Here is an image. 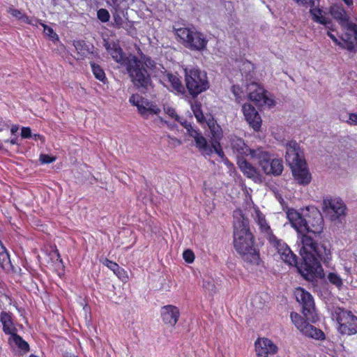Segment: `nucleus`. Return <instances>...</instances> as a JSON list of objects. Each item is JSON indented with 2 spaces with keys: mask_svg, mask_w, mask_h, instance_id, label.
<instances>
[{
  "mask_svg": "<svg viewBox=\"0 0 357 357\" xmlns=\"http://www.w3.org/2000/svg\"><path fill=\"white\" fill-rule=\"evenodd\" d=\"M304 232L298 236L297 246L303 262L298 267L299 273L307 280L323 276V269L319 261L328 264L331 258L329 245H318L310 235L320 234L324 228V220L317 208H312L308 220H305Z\"/></svg>",
  "mask_w": 357,
  "mask_h": 357,
  "instance_id": "f257e3e1",
  "label": "nucleus"
},
{
  "mask_svg": "<svg viewBox=\"0 0 357 357\" xmlns=\"http://www.w3.org/2000/svg\"><path fill=\"white\" fill-rule=\"evenodd\" d=\"M234 244L242 259L250 264H258L259 255L254 246L253 236L250 231L249 221L240 210L234 212Z\"/></svg>",
  "mask_w": 357,
  "mask_h": 357,
  "instance_id": "f03ea898",
  "label": "nucleus"
},
{
  "mask_svg": "<svg viewBox=\"0 0 357 357\" xmlns=\"http://www.w3.org/2000/svg\"><path fill=\"white\" fill-rule=\"evenodd\" d=\"M252 159L257 161L261 170L267 175L279 176L283 171L282 160L279 158L271 159L270 153L261 147L252 152Z\"/></svg>",
  "mask_w": 357,
  "mask_h": 357,
  "instance_id": "7ed1b4c3",
  "label": "nucleus"
},
{
  "mask_svg": "<svg viewBox=\"0 0 357 357\" xmlns=\"http://www.w3.org/2000/svg\"><path fill=\"white\" fill-rule=\"evenodd\" d=\"M331 13L342 26L344 33L342 34V40L347 43V45L357 43V24L349 22L344 8L336 5L333 6L331 7Z\"/></svg>",
  "mask_w": 357,
  "mask_h": 357,
  "instance_id": "20e7f679",
  "label": "nucleus"
},
{
  "mask_svg": "<svg viewBox=\"0 0 357 357\" xmlns=\"http://www.w3.org/2000/svg\"><path fill=\"white\" fill-rule=\"evenodd\" d=\"M185 81L186 88L193 97H196L209 87L206 73L198 68H185Z\"/></svg>",
  "mask_w": 357,
  "mask_h": 357,
  "instance_id": "39448f33",
  "label": "nucleus"
},
{
  "mask_svg": "<svg viewBox=\"0 0 357 357\" xmlns=\"http://www.w3.org/2000/svg\"><path fill=\"white\" fill-rule=\"evenodd\" d=\"M127 70L132 82L140 91L149 89L151 80L142 62L137 57H131L127 63Z\"/></svg>",
  "mask_w": 357,
  "mask_h": 357,
  "instance_id": "423d86ee",
  "label": "nucleus"
},
{
  "mask_svg": "<svg viewBox=\"0 0 357 357\" xmlns=\"http://www.w3.org/2000/svg\"><path fill=\"white\" fill-rule=\"evenodd\" d=\"M333 316L339 325L338 331L340 333L348 335L357 333V317L351 312L337 308Z\"/></svg>",
  "mask_w": 357,
  "mask_h": 357,
  "instance_id": "0eeeda50",
  "label": "nucleus"
},
{
  "mask_svg": "<svg viewBox=\"0 0 357 357\" xmlns=\"http://www.w3.org/2000/svg\"><path fill=\"white\" fill-rule=\"evenodd\" d=\"M246 93L249 100L258 106L271 107L274 105L275 102L271 94L255 82L247 83Z\"/></svg>",
  "mask_w": 357,
  "mask_h": 357,
  "instance_id": "6e6552de",
  "label": "nucleus"
},
{
  "mask_svg": "<svg viewBox=\"0 0 357 357\" xmlns=\"http://www.w3.org/2000/svg\"><path fill=\"white\" fill-rule=\"evenodd\" d=\"M174 31L180 42L188 45H206L208 42L207 37L194 27H177V25H175Z\"/></svg>",
  "mask_w": 357,
  "mask_h": 357,
  "instance_id": "1a4fd4ad",
  "label": "nucleus"
},
{
  "mask_svg": "<svg viewBox=\"0 0 357 357\" xmlns=\"http://www.w3.org/2000/svg\"><path fill=\"white\" fill-rule=\"evenodd\" d=\"M129 102L137 107L139 113L145 119L158 115L161 112L160 108L155 103L149 101L138 94L132 95Z\"/></svg>",
  "mask_w": 357,
  "mask_h": 357,
  "instance_id": "9d476101",
  "label": "nucleus"
},
{
  "mask_svg": "<svg viewBox=\"0 0 357 357\" xmlns=\"http://www.w3.org/2000/svg\"><path fill=\"white\" fill-rule=\"evenodd\" d=\"M226 144L225 148L231 151L233 154L236 155L237 160L238 158H244V156L250 155L252 158V152L255 149H250L244 142L243 139L235 135H229L226 138Z\"/></svg>",
  "mask_w": 357,
  "mask_h": 357,
  "instance_id": "9b49d317",
  "label": "nucleus"
},
{
  "mask_svg": "<svg viewBox=\"0 0 357 357\" xmlns=\"http://www.w3.org/2000/svg\"><path fill=\"white\" fill-rule=\"evenodd\" d=\"M296 301L302 305L303 313L310 321H314V303L312 295L301 287L296 288L294 291Z\"/></svg>",
  "mask_w": 357,
  "mask_h": 357,
  "instance_id": "f8f14e48",
  "label": "nucleus"
},
{
  "mask_svg": "<svg viewBox=\"0 0 357 357\" xmlns=\"http://www.w3.org/2000/svg\"><path fill=\"white\" fill-rule=\"evenodd\" d=\"M290 317L296 327L305 335L317 340L324 338V334L321 330L310 325L298 313L291 312Z\"/></svg>",
  "mask_w": 357,
  "mask_h": 357,
  "instance_id": "ddd939ff",
  "label": "nucleus"
},
{
  "mask_svg": "<svg viewBox=\"0 0 357 357\" xmlns=\"http://www.w3.org/2000/svg\"><path fill=\"white\" fill-rule=\"evenodd\" d=\"M346 206L340 198L326 197L323 200V211L336 220L345 214Z\"/></svg>",
  "mask_w": 357,
  "mask_h": 357,
  "instance_id": "4468645a",
  "label": "nucleus"
},
{
  "mask_svg": "<svg viewBox=\"0 0 357 357\" xmlns=\"http://www.w3.org/2000/svg\"><path fill=\"white\" fill-rule=\"evenodd\" d=\"M268 241L277 250L282 261L291 266L296 264V255L284 241L278 239L275 236H271Z\"/></svg>",
  "mask_w": 357,
  "mask_h": 357,
  "instance_id": "2eb2a0df",
  "label": "nucleus"
},
{
  "mask_svg": "<svg viewBox=\"0 0 357 357\" xmlns=\"http://www.w3.org/2000/svg\"><path fill=\"white\" fill-rule=\"evenodd\" d=\"M285 159L290 167L305 162L303 152L296 141H290L286 144Z\"/></svg>",
  "mask_w": 357,
  "mask_h": 357,
  "instance_id": "dca6fc26",
  "label": "nucleus"
},
{
  "mask_svg": "<svg viewBox=\"0 0 357 357\" xmlns=\"http://www.w3.org/2000/svg\"><path fill=\"white\" fill-rule=\"evenodd\" d=\"M183 123L185 124V128L188 135L194 139L197 148H198L203 154L211 155L214 151L213 146L208 144L206 138L198 130L195 129L190 123Z\"/></svg>",
  "mask_w": 357,
  "mask_h": 357,
  "instance_id": "f3484780",
  "label": "nucleus"
},
{
  "mask_svg": "<svg viewBox=\"0 0 357 357\" xmlns=\"http://www.w3.org/2000/svg\"><path fill=\"white\" fill-rule=\"evenodd\" d=\"M255 346L257 357H270L275 354L278 349L272 340L266 337L258 338Z\"/></svg>",
  "mask_w": 357,
  "mask_h": 357,
  "instance_id": "a211bd4d",
  "label": "nucleus"
},
{
  "mask_svg": "<svg viewBox=\"0 0 357 357\" xmlns=\"http://www.w3.org/2000/svg\"><path fill=\"white\" fill-rule=\"evenodd\" d=\"M208 127L212 135L211 144L214 149V152L223 160H225V162H228L227 159L225 157L224 152L220 143V140L222 137V128L215 122L209 123Z\"/></svg>",
  "mask_w": 357,
  "mask_h": 357,
  "instance_id": "6ab92c4d",
  "label": "nucleus"
},
{
  "mask_svg": "<svg viewBox=\"0 0 357 357\" xmlns=\"http://www.w3.org/2000/svg\"><path fill=\"white\" fill-rule=\"evenodd\" d=\"M242 112L248 124L255 130H258L261 127V119L257 109L251 104L245 103L242 106Z\"/></svg>",
  "mask_w": 357,
  "mask_h": 357,
  "instance_id": "aec40b11",
  "label": "nucleus"
},
{
  "mask_svg": "<svg viewBox=\"0 0 357 357\" xmlns=\"http://www.w3.org/2000/svg\"><path fill=\"white\" fill-rule=\"evenodd\" d=\"M237 164L244 176L252 179L255 183L262 181V178L259 172L245 158H238Z\"/></svg>",
  "mask_w": 357,
  "mask_h": 357,
  "instance_id": "412c9836",
  "label": "nucleus"
},
{
  "mask_svg": "<svg viewBox=\"0 0 357 357\" xmlns=\"http://www.w3.org/2000/svg\"><path fill=\"white\" fill-rule=\"evenodd\" d=\"M293 176L296 181L301 185H306L311 181V174H310L305 162L290 167Z\"/></svg>",
  "mask_w": 357,
  "mask_h": 357,
  "instance_id": "4be33fe9",
  "label": "nucleus"
},
{
  "mask_svg": "<svg viewBox=\"0 0 357 357\" xmlns=\"http://www.w3.org/2000/svg\"><path fill=\"white\" fill-rule=\"evenodd\" d=\"M287 217L292 227L297 231L298 236L303 234L304 230L306 229V226H305L306 220L303 215L297 211L291 208L287 211Z\"/></svg>",
  "mask_w": 357,
  "mask_h": 357,
  "instance_id": "5701e85b",
  "label": "nucleus"
},
{
  "mask_svg": "<svg viewBox=\"0 0 357 357\" xmlns=\"http://www.w3.org/2000/svg\"><path fill=\"white\" fill-rule=\"evenodd\" d=\"M252 216L255 220V222L259 227L261 232L269 239L271 236H274L272 234L271 227L266 221L265 215L263 214L258 208H254Z\"/></svg>",
  "mask_w": 357,
  "mask_h": 357,
  "instance_id": "b1692460",
  "label": "nucleus"
},
{
  "mask_svg": "<svg viewBox=\"0 0 357 357\" xmlns=\"http://www.w3.org/2000/svg\"><path fill=\"white\" fill-rule=\"evenodd\" d=\"M178 309L173 305H166L162 308L161 317L162 321L171 326H174L176 324L179 317Z\"/></svg>",
  "mask_w": 357,
  "mask_h": 357,
  "instance_id": "393cba45",
  "label": "nucleus"
},
{
  "mask_svg": "<svg viewBox=\"0 0 357 357\" xmlns=\"http://www.w3.org/2000/svg\"><path fill=\"white\" fill-rule=\"evenodd\" d=\"M106 50L108 54L112 56V59L121 64L127 66L130 58L136 57L132 54L126 56V54L123 52L120 46H106Z\"/></svg>",
  "mask_w": 357,
  "mask_h": 357,
  "instance_id": "a878e982",
  "label": "nucleus"
},
{
  "mask_svg": "<svg viewBox=\"0 0 357 357\" xmlns=\"http://www.w3.org/2000/svg\"><path fill=\"white\" fill-rule=\"evenodd\" d=\"M0 321L3 326V331L6 334L11 335L17 333V328L13 324L10 313L3 311L0 314Z\"/></svg>",
  "mask_w": 357,
  "mask_h": 357,
  "instance_id": "bb28decb",
  "label": "nucleus"
},
{
  "mask_svg": "<svg viewBox=\"0 0 357 357\" xmlns=\"http://www.w3.org/2000/svg\"><path fill=\"white\" fill-rule=\"evenodd\" d=\"M163 82H167L172 86V90L177 93L183 94L185 93V88L182 84L181 80L175 75L171 73H167L163 76Z\"/></svg>",
  "mask_w": 357,
  "mask_h": 357,
  "instance_id": "cd10ccee",
  "label": "nucleus"
},
{
  "mask_svg": "<svg viewBox=\"0 0 357 357\" xmlns=\"http://www.w3.org/2000/svg\"><path fill=\"white\" fill-rule=\"evenodd\" d=\"M77 54L74 55L76 59H83L84 58L93 59L97 55L94 50V46H74Z\"/></svg>",
  "mask_w": 357,
  "mask_h": 357,
  "instance_id": "c85d7f7f",
  "label": "nucleus"
},
{
  "mask_svg": "<svg viewBox=\"0 0 357 357\" xmlns=\"http://www.w3.org/2000/svg\"><path fill=\"white\" fill-rule=\"evenodd\" d=\"M0 266L6 271H10L13 268L9 255L6 248L3 245L0 240Z\"/></svg>",
  "mask_w": 357,
  "mask_h": 357,
  "instance_id": "c756f323",
  "label": "nucleus"
},
{
  "mask_svg": "<svg viewBox=\"0 0 357 357\" xmlns=\"http://www.w3.org/2000/svg\"><path fill=\"white\" fill-rule=\"evenodd\" d=\"M7 11L15 19L20 20L24 23L33 24V21H35L34 20L30 19L26 14L22 13L21 10L15 8L13 6H10Z\"/></svg>",
  "mask_w": 357,
  "mask_h": 357,
  "instance_id": "7c9ffc66",
  "label": "nucleus"
},
{
  "mask_svg": "<svg viewBox=\"0 0 357 357\" xmlns=\"http://www.w3.org/2000/svg\"><path fill=\"white\" fill-rule=\"evenodd\" d=\"M139 61L142 62L143 66L144 64L146 68L150 70H153L154 73H156L155 75H158V71L162 73V70L164 69V68L161 65L155 63V61L151 60L149 56L142 54L141 60Z\"/></svg>",
  "mask_w": 357,
  "mask_h": 357,
  "instance_id": "2f4dec72",
  "label": "nucleus"
},
{
  "mask_svg": "<svg viewBox=\"0 0 357 357\" xmlns=\"http://www.w3.org/2000/svg\"><path fill=\"white\" fill-rule=\"evenodd\" d=\"M310 13L312 15L313 20L317 22L325 25L330 24L329 19L323 15V11L321 9L312 8L310 9Z\"/></svg>",
  "mask_w": 357,
  "mask_h": 357,
  "instance_id": "473e14b6",
  "label": "nucleus"
},
{
  "mask_svg": "<svg viewBox=\"0 0 357 357\" xmlns=\"http://www.w3.org/2000/svg\"><path fill=\"white\" fill-rule=\"evenodd\" d=\"M239 68L242 75L245 76L248 81H250L254 71V65L248 61H245L242 62Z\"/></svg>",
  "mask_w": 357,
  "mask_h": 357,
  "instance_id": "72a5a7b5",
  "label": "nucleus"
},
{
  "mask_svg": "<svg viewBox=\"0 0 357 357\" xmlns=\"http://www.w3.org/2000/svg\"><path fill=\"white\" fill-rule=\"evenodd\" d=\"M163 110H164V112L166 115H167L169 118L175 120L176 121L178 122L179 123H181L184 128H185V124L183 123H188L187 121L183 119L181 117H180L174 108H173L172 107L168 105H165L163 106Z\"/></svg>",
  "mask_w": 357,
  "mask_h": 357,
  "instance_id": "f704fd0d",
  "label": "nucleus"
},
{
  "mask_svg": "<svg viewBox=\"0 0 357 357\" xmlns=\"http://www.w3.org/2000/svg\"><path fill=\"white\" fill-rule=\"evenodd\" d=\"M327 279L332 284L340 289L343 286V281L341 277L335 272H330L327 275Z\"/></svg>",
  "mask_w": 357,
  "mask_h": 357,
  "instance_id": "c9c22d12",
  "label": "nucleus"
},
{
  "mask_svg": "<svg viewBox=\"0 0 357 357\" xmlns=\"http://www.w3.org/2000/svg\"><path fill=\"white\" fill-rule=\"evenodd\" d=\"M91 66L92 68V72L96 78L102 82H105L106 77L103 70L99 66L96 65L94 63H91Z\"/></svg>",
  "mask_w": 357,
  "mask_h": 357,
  "instance_id": "e433bc0d",
  "label": "nucleus"
},
{
  "mask_svg": "<svg viewBox=\"0 0 357 357\" xmlns=\"http://www.w3.org/2000/svg\"><path fill=\"white\" fill-rule=\"evenodd\" d=\"M191 109L197 121L202 122L204 120V116L201 109V105L195 102L191 105Z\"/></svg>",
  "mask_w": 357,
  "mask_h": 357,
  "instance_id": "4c0bfd02",
  "label": "nucleus"
},
{
  "mask_svg": "<svg viewBox=\"0 0 357 357\" xmlns=\"http://www.w3.org/2000/svg\"><path fill=\"white\" fill-rule=\"evenodd\" d=\"M231 91L235 96L236 101L240 102L245 97L246 90L245 91L243 88L238 85H234L231 88Z\"/></svg>",
  "mask_w": 357,
  "mask_h": 357,
  "instance_id": "58836bf2",
  "label": "nucleus"
},
{
  "mask_svg": "<svg viewBox=\"0 0 357 357\" xmlns=\"http://www.w3.org/2000/svg\"><path fill=\"white\" fill-rule=\"evenodd\" d=\"M41 24L43 26V31L45 34L49 36L52 40V41L55 43L58 40L57 34L54 31V30L51 27L44 24Z\"/></svg>",
  "mask_w": 357,
  "mask_h": 357,
  "instance_id": "ea45409f",
  "label": "nucleus"
},
{
  "mask_svg": "<svg viewBox=\"0 0 357 357\" xmlns=\"http://www.w3.org/2000/svg\"><path fill=\"white\" fill-rule=\"evenodd\" d=\"M24 340H22V338L17 335V333H14V334H11L9 339H8V342L10 343V344L12 346V347H18V346Z\"/></svg>",
  "mask_w": 357,
  "mask_h": 357,
  "instance_id": "a19ab883",
  "label": "nucleus"
},
{
  "mask_svg": "<svg viewBox=\"0 0 357 357\" xmlns=\"http://www.w3.org/2000/svg\"><path fill=\"white\" fill-rule=\"evenodd\" d=\"M98 18L102 22H108L109 20V12L106 9H100L97 13Z\"/></svg>",
  "mask_w": 357,
  "mask_h": 357,
  "instance_id": "79ce46f5",
  "label": "nucleus"
},
{
  "mask_svg": "<svg viewBox=\"0 0 357 357\" xmlns=\"http://www.w3.org/2000/svg\"><path fill=\"white\" fill-rule=\"evenodd\" d=\"M103 264L110 270H112L116 275H119L117 271L120 270V267L116 263L109 261L108 259H105Z\"/></svg>",
  "mask_w": 357,
  "mask_h": 357,
  "instance_id": "37998d69",
  "label": "nucleus"
},
{
  "mask_svg": "<svg viewBox=\"0 0 357 357\" xmlns=\"http://www.w3.org/2000/svg\"><path fill=\"white\" fill-rule=\"evenodd\" d=\"M183 259H185V261L188 263L192 262L195 259L194 253L190 250H187L184 251L183 254Z\"/></svg>",
  "mask_w": 357,
  "mask_h": 357,
  "instance_id": "c03bdc74",
  "label": "nucleus"
},
{
  "mask_svg": "<svg viewBox=\"0 0 357 357\" xmlns=\"http://www.w3.org/2000/svg\"><path fill=\"white\" fill-rule=\"evenodd\" d=\"M55 158L48 155L42 154L40 156V160L43 164L52 163L55 160Z\"/></svg>",
  "mask_w": 357,
  "mask_h": 357,
  "instance_id": "a18cd8bd",
  "label": "nucleus"
},
{
  "mask_svg": "<svg viewBox=\"0 0 357 357\" xmlns=\"http://www.w3.org/2000/svg\"><path fill=\"white\" fill-rule=\"evenodd\" d=\"M347 123L350 125L357 126V113L349 114Z\"/></svg>",
  "mask_w": 357,
  "mask_h": 357,
  "instance_id": "49530a36",
  "label": "nucleus"
},
{
  "mask_svg": "<svg viewBox=\"0 0 357 357\" xmlns=\"http://www.w3.org/2000/svg\"><path fill=\"white\" fill-rule=\"evenodd\" d=\"M21 136L23 138H29L31 137V131L29 128L23 127L22 128Z\"/></svg>",
  "mask_w": 357,
  "mask_h": 357,
  "instance_id": "de8ad7c7",
  "label": "nucleus"
},
{
  "mask_svg": "<svg viewBox=\"0 0 357 357\" xmlns=\"http://www.w3.org/2000/svg\"><path fill=\"white\" fill-rule=\"evenodd\" d=\"M21 351L26 352L29 351V347L26 342L24 340L17 347Z\"/></svg>",
  "mask_w": 357,
  "mask_h": 357,
  "instance_id": "09e8293b",
  "label": "nucleus"
},
{
  "mask_svg": "<svg viewBox=\"0 0 357 357\" xmlns=\"http://www.w3.org/2000/svg\"><path fill=\"white\" fill-rule=\"evenodd\" d=\"M169 143L172 144L174 146H179L181 144V142L175 137H169Z\"/></svg>",
  "mask_w": 357,
  "mask_h": 357,
  "instance_id": "8fccbe9b",
  "label": "nucleus"
},
{
  "mask_svg": "<svg viewBox=\"0 0 357 357\" xmlns=\"http://www.w3.org/2000/svg\"><path fill=\"white\" fill-rule=\"evenodd\" d=\"M302 3L309 5L310 6L314 5V0H301Z\"/></svg>",
  "mask_w": 357,
  "mask_h": 357,
  "instance_id": "3c124183",
  "label": "nucleus"
},
{
  "mask_svg": "<svg viewBox=\"0 0 357 357\" xmlns=\"http://www.w3.org/2000/svg\"><path fill=\"white\" fill-rule=\"evenodd\" d=\"M347 6L351 7L353 6V0H342Z\"/></svg>",
  "mask_w": 357,
  "mask_h": 357,
  "instance_id": "603ef678",
  "label": "nucleus"
},
{
  "mask_svg": "<svg viewBox=\"0 0 357 357\" xmlns=\"http://www.w3.org/2000/svg\"><path fill=\"white\" fill-rule=\"evenodd\" d=\"M17 130H18V126H13L11 127L10 131H11V132H12L13 134H14V133L17 132Z\"/></svg>",
  "mask_w": 357,
  "mask_h": 357,
  "instance_id": "864d4df0",
  "label": "nucleus"
},
{
  "mask_svg": "<svg viewBox=\"0 0 357 357\" xmlns=\"http://www.w3.org/2000/svg\"><path fill=\"white\" fill-rule=\"evenodd\" d=\"M117 273H119V275H117L119 278H121L122 275L124 273L123 270L120 268V270L117 271Z\"/></svg>",
  "mask_w": 357,
  "mask_h": 357,
  "instance_id": "5fc2aeb1",
  "label": "nucleus"
},
{
  "mask_svg": "<svg viewBox=\"0 0 357 357\" xmlns=\"http://www.w3.org/2000/svg\"><path fill=\"white\" fill-rule=\"evenodd\" d=\"M328 35H329V36H330V37L333 40V41H334L335 43H337V38L334 36V35H333V33H328Z\"/></svg>",
  "mask_w": 357,
  "mask_h": 357,
  "instance_id": "6e6d98bb",
  "label": "nucleus"
},
{
  "mask_svg": "<svg viewBox=\"0 0 357 357\" xmlns=\"http://www.w3.org/2000/svg\"><path fill=\"white\" fill-rule=\"evenodd\" d=\"M347 50L349 52L355 51V50H354L355 46L349 45V46H347Z\"/></svg>",
  "mask_w": 357,
  "mask_h": 357,
  "instance_id": "4d7b16f0",
  "label": "nucleus"
},
{
  "mask_svg": "<svg viewBox=\"0 0 357 357\" xmlns=\"http://www.w3.org/2000/svg\"><path fill=\"white\" fill-rule=\"evenodd\" d=\"M190 47H197V48H196L197 50H203V49H204V47L205 46L202 45V46H190Z\"/></svg>",
  "mask_w": 357,
  "mask_h": 357,
  "instance_id": "13d9d810",
  "label": "nucleus"
},
{
  "mask_svg": "<svg viewBox=\"0 0 357 357\" xmlns=\"http://www.w3.org/2000/svg\"><path fill=\"white\" fill-rule=\"evenodd\" d=\"M10 142L12 144H17V139L14 138V139H11L10 140Z\"/></svg>",
  "mask_w": 357,
  "mask_h": 357,
  "instance_id": "bf43d9fd",
  "label": "nucleus"
},
{
  "mask_svg": "<svg viewBox=\"0 0 357 357\" xmlns=\"http://www.w3.org/2000/svg\"><path fill=\"white\" fill-rule=\"evenodd\" d=\"M158 119L160 120V122L162 123H167V121L164 120L162 117L160 116H158Z\"/></svg>",
  "mask_w": 357,
  "mask_h": 357,
  "instance_id": "052dcab7",
  "label": "nucleus"
},
{
  "mask_svg": "<svg viewBox=\"0 0 357 357\" xmlns=\"http://www.w3.org/2000/svg\"><path fill=\"white\" fill-rule=\"evenodd\" d=\"M29 357H38V356H36V355H33V354H31V355L29 356Z\"/></svg>",
  "mask_w": 357,
  "mask_h": 357,
  "instance_id": "680f3d73",
  "label": "nucleus"
}]
</instances>
